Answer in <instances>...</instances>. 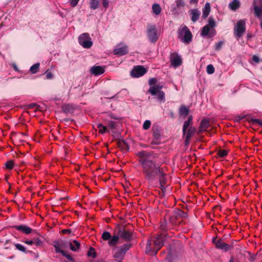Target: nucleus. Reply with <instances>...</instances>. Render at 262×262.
Listing matches in <instances>:
<instances>
[{
    "label": "nucleus",
    "mask_w": 262,
    "mask_h": 262,
    "mask_svg": "<svg viewBox=\"0 0 262 262\" xmlns=\"http://www.w3.org/2000/svg\"><path fill=\"white\" fill-rule=\"evenodd\" d=\"M147 70L143 66H138L135 67L130 72L131 76L133 77H140L144 75Z\"/></svg>",
    "instance_id": "nucleus-9"
},
{
    "label": "nucleus",
    "mask_w": 262,
    "mask_h": 262,
    "mask_svg": "<svg viewBox=\"0 0 262 262\" xmlns=\"http://www.w3.org/2000/svg\"><path fill=\"white\" fill-rule=\"evenodd\" d=\"M14 228L16 230L20 231L23 232L24 233H25L27 234L31 233L32 231L31 228H30L29 227H28L25 225L15 226L14 227Z\"/></svg>",
    "instance_id": "nucleus-18"
},
{
    "label": "nucleus",
    "mask_w": 262,
    "mask_h": 262,
    "mask_svg": "<svg viewBox=\"0 0 262 262\" xmlns=\"http://www.w3.org/2000/svg\"><path fill=\"white\" fill-rule=\"evenodd\" d=\"M107 125L108 127L111 129H114L116 127V123L114 121H108Z\"/></svg>",
    "instance_id": "nucleus-45"
},
{
    "label": "nucleus",
    "mask_w": 262,
    "mask_h": 262,
    "mask_svg": "<svg viewBox=\"0 0 262 262\" xmlns=\"http://www.w3.org/2000/svg\"><path fill=\"white\" fill-rule=\"evenodd\" d=\"M254 257H251V259H250V261H254Z\"/></svg>",
    "instance_id": "nucleus-57"
},
{
    "label": "nucleus",
    "mask_w": 262,
    "mask_h": 262,
    "mask_svg": "<svg viewBox=\"0 0 262 262\" xmlns=\"http://www.w3.org/2000/svg\"><path fill=\"white\" fill-rule=\"evenodd\" d=\"M62 249L67 248L69 246L70 242L65 241H55Z\"/></svg>",
    "instance_id": "nucleus-30"
},
{
    "label": "nucleus",
    "mask_w": 262,
    "mask_h": 262,
    "mask_svg": "<svg viewBox=\"0 0 262 262\" xmlns=\"http://www.w3.org/2000/svg\"><path fill=\"white\" fill-rule=\"evenodd\" d=\"M158 101L162 102L165 101V94L163 91H160L156 95Z\"/></svg>",
    "instance_id": "nucleus-35"
},
{
    "label": "nucleus",
    "mask_w": 262,
    "mask_h": 262,
    "mask_svg": "<svg viewBox=\"0 0 262 262\" xmlns=\"http://www.w3.org/2000/svg\"><path fill=\"white\" fill-rule=\"evenodd\" d=\"M97 127L99 129V132L101 134H104L107 131V127L105 126H104L101 123H98L97 124Z\"/></svg>",
    "instance_id": "nucleus-33"
},
{
    "label": "nucleus",
    "mask_w": 262,
    "mask_h": 262,
    "mask_svg": "<svg viewBox=\"0 0 262 262\" xmlns=\"http://www.w3.org/2000/svg\"><path fill=\"white\" fill-rule=\"evenodd\" d=\"M209 125V121L206 119L203 120L201 122L200 126V131H204L205 130L207 127Z\"/></svg>",
    "instance_id": "nucleus-28"
},
{
    "label": "nucleus",
    "mask_w": 262,
    "mask_h": 262,
    "mask_svg": "<svg viewBox=\"0 0 262 262\" xmlns=\"http://www.w3.org/2000/svg\"><path fill=\"white\" fill-rule=\"evenodd\" d=\"M46 77L47 79H52L53 77V74L51 72H46Z\"/></svg>",
    "instance_id": "nucleus-52"
},
{
    "label": "nucleus",
    "mask_w": 262,
    "mask_h": 262,
    "mask_svg": "<svg viewBox=\"0 0 262 262\" xmlns=\"http://www.w3.org/2000/svg\"><path fill=\"white\" fill-rule=\"evenodd\" d=\"M72 232V230L70 229H63L62 230L63 234H70Z\"/></svg>",
    "instance_id": "nucleus-51"
},
{
    "label": "nucleus",
    "mask_w": 262,
    "mask_h": 262,
    "mask_svg": "<svg viewBox=\"0 0 262 262\" xmlns=\"http://www.w3.org/2000/svg\"><path fill=\"white\" fill-rule=\"evenodd\" d=\"M196 129L194 127L190 126L188 131L186 130V134L184 135L186 137L185 143L188 144L189 142L190 139L193 136L195 133Z\"/></svg>",
    "instance_id": "nucleus-15"
},
{
    "label": "nucleus",
    "mask_w": 262,
    "mask_h": 262,
    "mask_svg": "<svg viewBox=\"0 0 262 262\" xmlns=\"http://www.w3.org/2000/svg\"><path fill=\"white\" fill-rule=\"evenodd\" d=\"M33 244L36 246H39L42 245L41 240L38 237H34L33 238Z\"/></svg>",
    "instance_id": "nucleus-39"
},
{
    "label": "nucleus",
    "mask_w": 262,
    "mask_h": 262,
    "mask_svg": "<svg viewBox=\"0 0 262 262\" xmlns=\"http://www.w3.org/2000/svg\"><path fill=\"white\" fill-rule=\"evenodd\" d=\"M253 122L254 123H257L260 125H262V121L261 120H259V119H253Z\"/></svg>",
    "instance_id": "nucleus-54"
},
{
    "label": "nucleus",
    "mask_w": 262,
    "mask_h": 262,
    "mask_svg": "<svg viewBox=\"0 0 262 262\" xmlns=\"http://www.w3.org/2000/svg\"><path fill=\"white\" fill-rule=\"evenodd\" d=\"M198 2V0H190V3H192V4L197 3Z\"/></svg>",
    "instance_id": "nucleus-56"
},
{
    "label": "nucleus",
    "mask_w": 262,
    "mask_h": 262,
    "mask_svg": "<svg viewBox=\"0 0 262 262\" xmlns=\"http://www.w3.org/2000/svg\"><path fill=\"white\" fill-rule=\"evenodd\" d=\"M163 244V237L161 235H158L154 239L147 242L145 249L146 253L151 255H156Z\"/></svg>",
    "instance_id": "nucleus-2"
},
{
    "label": "nucleus",
    "mask_w": 262,
    "mask_h": 262,
    "mask_svg": "<svg viewBox=\"0 0 262 262\" xmlns=\"http://www.w3.org/2000/svg\"><path fill=\"white\" fill-rule=\"evenodd\" d=\"M23 242L29 245H34L33 239L24 240Z\"/></svg>",
    "instance_id": "nucleus-49"
},
{
    "label": "nucleus",
    "mask_w": 262,
    "mask_h": 262,
    "mask_svg": "<svg viewBox=\"0 0 262 262\" xmlns=\"http://www.w3.org/2000/svg\"><path fill=\"white\" fill-rule=\"evenodd\" d=\"M260 26H261V29H262V21H261V22L260 23Z\"/></svg>",
    "instance_id": "nucleus-58"
},
{
    "label": "nucleus",
    "mask_w": 262,
    "mask_h": 262,
    "mask_svg": "<svg viewBox=\"0 0 262 262\" xmlns=\"http://www.w3.org/2000/svg\"><path fill=\"white\" fill-rule=\"evenodd\" d=\"M176 6L178 8L182 7L184 6V3L183 0H176Z\"/></svg>",
    "instance_id": "nucleus-43"
},
{
    "label": "nucleus",
    "mask_w": 262,
    "mask_h": 262,
    "mask_svg": "<svg viewBox=\"0 0 262 262\" xmlns=\"http://www.w3.org/2000/svg\"><path fill=\"white\" fill-rule=\"evenodd\" d=\"M229 262H237V261L235 260L233 257H231L230 258Z\"/></svg>",
    "instance_id": "nucleus-55"
},
{
    "label": "nucleus",
    "mask_w": 262,
    "mask_h": 262,
    "mask_svg": "<svg viewBox=\"0 0 262 262\" xmlns=\"http://www.w3.org/2000/svg\"><path fill=\"white\" fill-rule=\"evenodd\" d=\"M206 71L208 74H212L214 72V68L212 64H209L207 66Z\"/></svg>",
    "instance_id": "nucleus-37"
},
{
    "label": "nucleus",
    "mask_w": 262,
    "mask_h": 262,
    "mask_svg": "<svg viewBox=\"0 0 262 262\" xmlns=\"http://www.w3.org/2000/svg\"><path fill=\"white\" fill-rule=\"evenodd\" d=\"M189 113V109L185 106H182L180 108V114L186 116Z\"/></svg>",
    "instance_id": "nucleus-32"
},
{
    "label": "nucleus",
    "mask_w": 262,
    "mask_h": 262,
    "mask_svg": "<svg viewBox=\"0 0 262 262\" xmlns=\"http://www.w3.org/2000/svg\"><path fill=\"white\" fill-rule=\"evenodd\" d=\"M157 177H158L159 178L160 188L162 191L164 192L166 189V186H165V185L166 183L167 180L165 176V174L163 172V169L161 170V173L158 174Z\"/></svg>",
    "instance_id": "nucleus-14"
},
{
    "label": "nucleus",
    "mask_w": 262,
    "mask_h": 262,
    "mask_svg": "<svg viewBox=\"0 0 262 262\" xmlns=\"http://www.w3.org/2000/svg\"><path fill=\"white\" fill-rule=\"evenodd\" d=\"M224 42L221 41L215 44V49L219 50L222 47Z\"/></svg>",
    "instance_id": "nucleus-48"
},
{
    "label": "nucleus",
    "mask_w": 262,
    "mask_h": 262,
    "mask_svg": "<svg viewBox=\"0 0 262 262\" xmlns=\"http://www.w3.org/2000/svg\"><path fill=\"white\" fill-rule=\"evenodd\" d=\"M163 86L160 84H156L150 87L148 91L152 95H156L161 91Z\"/></svg>",
    "instance_id": "nucleus-19"
},
{
    "label": "nucleus",
    "mask_w": 262,
    "mask_h": 262,
    "mask_svg": "<svg viewBox=\"0 0 262 262\" xmlns=\"http://www.w3.org/2000/svg\"><path fill=\"white\" fill-rule=\"evenodd\" d=\"M253 5L255 16L259 18H261L262 0H254Z\"/></svg>",
    "instance_id": "nucleus-10"
},
{
    "label": "nucleus",
    "mask_w": 262,
    "mask_h": 262,
    "mask_svg": "<svg viewBox=\"0 0 262 262\" xmlns=\"http://www.w3.org/2000/svg\"><path fill=\"white\" fill-rule=\"evenodd\" d=\"M118 234L121 238L126 241H130L132 239L133 235L132 232L124 228H120L118 230Z\"/></svg>",
    "instance_id": "nucleus-12"
},
{
    "label": "nucleus",
    "mask_w": 262,
    "mask_h": 262,
    "mask_svg": "<svg viewBox=\"0 0 262 262\" xmlns=\"http://www.w3.org/2000/svg\"><path fill=\"white\" fill-rule=\"evenodd\" d=\"M229 7L232 10L235 11L239 7V2L238 0H234L229 4Z\"/></svg>",
    "instance_id": "nucleus-23"
},
{
    "label": "nucleus",
    "mask_w": 262,
    "mask_h": 262,
    "mask_svg": "<svg viewBox=\"0 0 262 262\" xmlns=\"http://www.w3.org/2000/svg\"><path fill=\"white\" fill-rule=\"evenodd\" d=\"M246 20L241 19L237 21L236 25L234 27L235 35L240 37L246 30Z\"/></svg>",
    "instance_id": "nucleus-8"
},
{
    "label": "nucleus",
    "mask_w": 262,
    "mask_h": 262,
    "mask_svg": "<svg viewBox=\"0 0 262 262\" xmlns=\"http://www.w3.org/2000/svg\"><path fill=\"white\" fill-rule=\"evenodd\" d=\"M130 247V244H125L119 247H116L113 250V257L118 262H122L127 251Z\"/></svg>",
    "instance_id": "nucleus-3"
},
{
    "label": "nucleus",
    "mask_w": 262,
    "mask_h": 262,
    "mask_svg": "<svg viewBox=\"0 0 262 262\" xmlns=\"http://www.w3.org/2000/svg\"><path fill=\"white\" fill-rule=\"evenodd\" d=\"M69 246L72 251H77L80 247V243L77 241L74 240L72 243H70Z\"/></svg>",
    "instance_id": "nucleus-26"
},
{
    "label": "nucleus",
    "mask_w": 262,
    "mask_h": 262,
    "mask_svg": "<svg viewBox=\"0 0 262 262\" xmlns=\"http://www.w3.org/2000/svg\"><path fill=\"white\" fill-rule=\"evenodd\" d=\"M178 37L181 41L188 43L191 41L192 34L185 25H181L178 30Z\"/></svg>",
    "instance_id": "nucleus-4"
},
{
    "label": "nucleus",
    "mask_w": 262,
    "mask_h": 262,
    "mask_svg": "<svg viewBox=\"0 0 262 262\" xmlns=\"http://www.w3.org/2000/svg\"><path fill=\"white\" fill-rule=\"evenodd\" d=\"M111 236V233L107 231L104 232L102 234V238L104 241H110Z\"/></svg>",
    "instance_id": "nucleus-36"
},
{
    "label": "nucleus",
    "mask_w": 262,
    "mask_h": 262,
    "mask_svg": "<svg viewBox=\"0 0 262 262\" xmlns=\"http://www.w3.org/2000/svg\"><path fill=\"white\" fill-rule=\"evenodd\" d=\"M119 235H115L113 236H111V238L110 241H108V244L110 246H115L117 244H119Z\"/></svg>",
    "instance_id": "nucleus-21"
},
{
    "label": "nucleus",
    "mask_w": 262,
    "mask_h": 262,
    "mask_svg": "<svg viewBox=\"0 0 262 262\" xmlns=\"http://www.w3.org/2000/svg\"><path fill=\"white\" fill-rule=\"evenodd\" d=\"M136 156L139 158V162L141 165L145 178L149 181H152L161 172L162 168L151 160L150 152L142 150L138 151Z\"/></svg>",
    "instance_id": "nucleus-1"
},
{
    "label": "nucleus",
    "mask_w": 262,
    "mask_h": 262,
    "mask_svg": "<svg viewBox=\"0 0 262 262\" xmlns=\"http://www.w3.org/2000/svg\"><path fill=\"white\" fill-rule=\"evenodd\" d=\"M128 52L127 47L125 45L118 46L114 50V53L115 55L123 56Z\"/></svg>",
    "instance_id": "nucleus-13"
},
{
    "label": "nucleus",
    "mask_w": 262,
    "mask_h": 262,
    "mask_svg": "<svg viewBox=\"0 0 262 262\" xmlns=\"http://www.w3.org/2000/svg\"><path fill=\"white\" fill-rule=\"evenodd\" d=\"M252 59L256 63H258L259 61V59L258 57L256 55L253 56Z\"/></svg>",
    "instance_id": "nucleus-53"
},
{
    "label": "nucleus",
    "mask_w": 262,
    "mask_h": 262,
    "mask_svg": "<svg viewBox=\"0 0 262 262\" xmlns=\"http://www.w3.org/2000/svg\"><path fill=\"white\" fill-rule=\"evenodd\" d=\"M192 117L191 116H190L188 118V119L185 121L184 123L183 127V135H185L186 130L189 127L190 125L192 123Z\"/></svg>",
    "instance_id": "nucleus-22"
},
{
    "label": "nucleus",
    "mask_w": 262,
    "mask_h": 262,
    "mask_svg": "<svg viewBox=\"0 0 262 262\" xmlns=\"http://www.w3.org/2000/svg\"><path fill=\"white\" fill-rule=\"evenodd\" d=\"M54 246L55 249V251L56 253H61L63 256L67 258L68 259H71V257L70 255H67L66 252L60 248L59 247V245L57 244L55 242H54Z\"/></svg>",
    "instance_id": "nucleus-20"
},
{
    "label": "nucleus",
    "mask_w": 262,
    "mask_h": 262,
    "mask_svg": "<svg viewBox=\"0 0 262 262\" xmlns=\"http://www.w3.org/2000/svg\"><path fill=\"white\" fill-rule=\"evenodd\" d=\"M151 125V122L149 120H146L143 125V128L145 130H147L149 128Z\"/></svg>",
    "instance_id": "nucleus-41"
},
{
    "label": "nucleus",
    "mask_w": 262,
    "mask_h": 262,
    "mask_svg": "<svg viewBox=\"0 0 262 262\" xmlns=\"http://www.w3.org/2000/svg\"><path fill=\"white\" fill-rule=\"evenodd\" d=\"M88 255L89 256H92L93 257H95L96 256L95 253L94 252V249L93 248H90V250L88 251Z\"/></svg>",
    "instance_id": "nucleus-44"
},
{
    "label": "nucleus",
    "mask_w": 262,
    "mask_h": 262,
    "mask_svg": "<svg viewBox=\"0 0 262 262\" xmlns=\"http://www.w3.org/2000/svg\"><path fill=\"white\" fill-rule=\"evenodd\" d=\"M15 246L16 248L19 251H20L23 252H26V248L25 247L23 246L22 245L20 244H15Z\"/></svg>",
    "instance_id": "nucleus-38"
},
{
    "label": "nucleus",
    "mask_w": 262,
    "mask_h": 262,
    "mask_svg": "<svg viewBox=\"0 0 262 262\" xmlns=\"http://www.w3.org/2000/svg\"><path fill=\"white\" fill-rule=\"evenodd\" d=\"M79 0H69L70 4L72 7H75L77 4Z\"/></svg>",
    "instance_id": "nucleus-46"
},
{
    "label": "nucleus",
    "mask_w": 262,
    "mask_h": 262,
    "mask_svg": "<svg viewBox=\"0 0 262 262\" xmlns=\"http://www.w3.org/2000/svg\"><path fill=\"white\" fill-rule=\"evenodd\" d=\"M13 165L14 164L12 161H8L5 164L6 168L9 169H12L13 167Z\"/></svg>",
    "instance_id": "nucleus-42"
},
{
    "label": "nucleus",
    "mask_w": 262,
    "mask_h": 262,
    "mask_svg": "<svg viewBox=\"0 0 262 262\" xmlns=\"http://www.w3.org/2000/svg\"><path fill=\"white\" fill-rule=\"evenodd\" d=\"M191 14L192 15L191 20L193 22L197 21L200 15V12L197 9H193L191 10Z\"/></svg>",
    "instance_id": "nucleus-24"
},
{
    "label": "nucleus",
    "mask_w": 262,
    "mask_h": 262,
    "mask_svg": "<svg viewBox=\"0 0 262 262\" xmlns=\"http://www.w3.org/2000/svg\"><path fill=\"white\" fill-rule=\"evenodd\" d=\"M210 4L209 3H206L205 4V7L203 10V15H202L203 17L204 18H206L208 16V15L210 13Z\"/></svg>",
    "instance_id": "nucleus-25"
},
{
    "label": "nucleus",
    "mask_w": 262,
    "mask_h": 262,
    "mask_svg": "<svg viewBox=\"0 0 262 262\" xmlns=\"http://www.w3.org/2000/svg\"><path fill=\"white\" fill-rule=\"evenodd\" d=\"M157 79L155 78H151L149 80V84L153 86L155 85V84L157 83Z\"/></svg>",
    "instance_id": "nucleus-47"
},
{
    "label": "nucleus",
    "mask_w": 262,
    "mask_h": 262,
    "mask_svg": "<svg viewBox=\"0 0 262 262\" xmlns=\"http://www.w3.org/2000/svg\"><path fill=\"white\" fill-rule=\"evenodd\" d=\"M104 69L100 66H93L91 69V72L95 76H98L104 73Z\"/></svg>",
    "instance_id": "nucleus-17"
},
{
    "label": "nucleus",
    "mask_w": 262,
    "mask_h": 262,
    "mask_svg": "<svg viewBox=\"0 0 262 262\" xmlns=\"http://www.w3.org/2000/svg\"><path fill=\"white\" fill-rule=\"evenodd\" d=\"M215 246L217 248L225 251L229 250L231 248V246L229 245L226 244L221 239L216 242Z\"/></svg>",
    "instance_id": "nucleus-16"
},
{
    "label": "nucleus",
    "mask_w": 262,
    "mask_h": 262,
    "mask_svg": "<svg viewBox=\"0 0 262 262\" xmlns=\"http://www.w3.org/2000/svg\"><path fill=\"white\" fill-rule=\"evenodd\" d=\"M79 43L84 48H90L92 47L93 42L89 34L86 33L82 34L78 38Z\"/></svg>",
    "instance_id": "nucleus-7"
},
{
    "label": "nucleus",
    "mask_w": 262,
    "mask_h": 262,
    "mask_svg": "<svg viewBox=\"0 0 262 262\" xmlns=\"http://www.w3.org/2000/svg\"><path fill=\"white\" fill-rule=\"evenodd\" d=\"M102 4H103V7H105V8H106L108 6L109 1L108 0H103Z\"/></svg>",
    "instance_id": "nucleus-50"
},
{
    "label": "nucleus",
    "mask_w": 262,
    "mask_h": 262,
    "mask_svg": "<svg viewBox=\"0 0 262 262\" xmlns=\"http://www.w3.org/2000/svg\"><path fill=\"white\" fill-rule=\"evenodd\" d=\"M39 68V63H36L33 66H32L30 69V71L32 74L36 73Z\"/></svg>",
    "instance_id": "nucleus-34"
},
{
    "label": "nucleus",
    "mask_w": 262,
    "mask_h": 262,
    "mask_svg": "<svg viewBox=\"0 0 262 262\" xmlns=\"http://www.w3.org/2000/svg\"><path fill=\"white\" fill-rule=\"evenodd\" d=\"M147 35L149 40L151 42H156L159 37L157 27L155 25L149 24L147 26Z\"/></svg>",
    "instance_id": "nucleus-6"
},
{
    "label": "nucleus",
    "mask_w": 262,
    "mask_h": 262,
    "mask_svg": "<svg viewBox=\"0 0 262 262\" xmlns=\"http://www.w3.org/2000/svg\"><path fill=\"white\" fill-rule=\"evenodd\" d=\"M216 24L214 20L212 17H209L208 20V24L205 26L202 30L201 35L205 36L209 35L210 36H213L216 33L214 28Z\"/></svg>",
    "instance_id": "nucleus-5"
},
{
    "label": "nucleus",
    "mask_w": 262,
    "mask_h": 262,
    "mask_svg": "<svg viewBox=\"0 0 262 262\" xmlns=\"http://www.w3.org/2000/svg\"><path fill=\"white\" fill-rule=\"evenodd\" d=\"M170 60L172 66L176 68L182 64L181 57L176 53L170 54Z\"/></svg>",
    "instance_id": "nucleus-11"
},
{
    "label": "nucleus",
    "mask_w": 262,
    "mask_h": 262,
    "mask_svg": "<svg viewBox=\"0 0 262 262\" xmlns=\"http://www.w3.org/2000/svg\"><path fill=\"white\" fill-rule=\"evenodd\" d=\"M118 146L123 150H128L129 146L127 143L123 140H120L117 142Z\"/></svg>",
    "instance_id": "nucleus-27"
},
{
    "label": "nucleus",
    "mask_w": 262,
    "mask_h": 262,
    "mask_svg": "<svg viewBox=\"0 0 262 262\" xmlns=\"http://www.w3.org/2000/svg\"><path fill=\"white\" fill-rule=\"evenodd\" d=\"M152 12L156 15H159L161 12V8L158 4H154L152 6Z\"/></svg>",
    "instance_id": "nucleus-29"
},
{
    "label": "nucleus",
    "mask_w": 262,
    "mask_h": 262,
    "mask_svg": "<svg viewBox=\"0 0 262 262\" xmlns=\"http://www.w3.org/2000/svg\"><path fill=\"white\" fill-rule=\"evenodd\" d=\"M91 8L95 10L98 8L99 5V0H91L90 2Z\"/></svg>",
    "instance_id": "nucleus-31"
},
{
    "label": "nucleus",
    "mask_w": 262,
    "mask_h": 262,
    "mask_svg": "<svg viewBox=\"0 0 262 262\" xmlns=\"http://www.w3.org/2000/svg\"><path fill=\"white\" fill-rule=\"evenodd\" d=\"M218 155L221 157H224L228 154V151L224 149H221L218 151Z\"/></svg>",
    "instance_id": "nucleus-40"
}]
</instances>
